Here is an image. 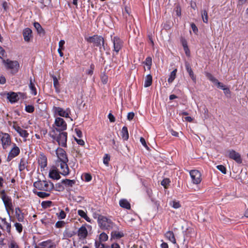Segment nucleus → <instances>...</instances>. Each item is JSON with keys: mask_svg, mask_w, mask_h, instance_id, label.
Returning <instances> with one entry per match:
<instances>
[{"mask_svg": "<svg viewBox=\"0 0 248 248\" xmlns=\"http://www.w3.org/2000/svg\"><path fill=\"white\" fill-rule=\"evenodd\" d=\"M49 135L53 140L56 141L60 146L67 147V132L64 131H57L56 130H52L49 132Z\"/></svg>", "mask_w": 248, "mask_h": 248, "instance_id": "nucleus-1", "label": "nucleus"}, {"mask_svg": "<svg viewBox=\"0 0 248 248\" xmlns=\"http://www.w3.org/2000/svg\"><path fill=\"white\" fill-rule=\"evenodd\" d=\"M33 186L41 191L50 192L53 189L54 184L49 181L39 180L33 183Z\"/></svg>", "mask_w": 248, "mask_h": 248, "instance_id": "nucleus-2", "label": "nucleus"}, {"mask_svg": "<svg viewBox=\"0 0 248 248\" xmlns=\"http://www.w3.org/2000/svg\"><path fill=\"white\" fill-rule=\"evenodd\" d=\"M1 59L2 60V63L5 68L8 70H10L12 74L15 75L18 72L20 64L17 61L2 59L1 57Z\"/></svg>", "mask_w": 248, "mask_h": 248, "instance_id": "nucleus-3", "label": "nucleus"}, {"mask_svg": "<svg viewBox=\"0 0 248 248\" xmlns=\"http://www.w3.org/2000/svg\"><path fill=\"white\" fill-rule=\"evenodd\" d=\"M97 223L99 227L102 230L112 229L114 225V223L110 219H109L107 217L101 215H98Z\"/></svg>", "mask_w": 248, "mask_h": 248, "instance_id": "nucleus-4", "label": "nucleus"}, {"mask_svg": "<svg viewBox=\"0 0 248 248\" xmlns=\"http://www.w3.org/2000/svg\"><path fill=\"white\" fill-rule=\"evenodd\" d=\"M85 40L89 43L93 44L94 46L99 47L100 49L102 47H103L104 50L105 49V40L102 36L94 35L88 38H85Z\"/></svg>", "mask_w": 248, "mask_h": 248, "instance_id": "nucleus-5", "label": "nucleus"}, {"mask_svg": "<svg viewBox=\"0 0 248 248\" xmlns=\"http://www.w3.org/2000/svg\"><path fill=\"white\" fill-rule=\"evenodd\" d=\"M1 199L4 204L7 214L9 215L10 211L13 210L12 199L5 193L4 190H1Z\"/></svg>", "mask_w": 248, "mask_h": 248, "instance_id": "nucleus-6", "label": "nucleus"}, {"mask_svg": "<svg viewBox=\"0 0 248 248\" xmlns=\"http://www.w3.org/2000/svg\"><path fill=\"white\" fill-rule=\"evenodd\" d=\"M111 40L113 43V51L117 55L124 46V41L118 36L112 37L111 35Z\"/></svg>", "mask_w": 248, "mask_h": 248, "instance_id": "nucleus-7", "label": "nucleus"}, {"mask_svg": "<svg viewBox=\"0 0 248 248\" xmlns=\"http://www.w3.org/2000/svg\"><path fill=\"white\" fill-rule=\"evenodd\" d=\"M2 136L1 137V143L2 148L5 151L9 150L14 143L12 142L11 138L10 135L7 133H1Z\"/></svg>", "mask_w": 248, "mask_h": 248, "instance_id": "nucleus-8", "label": "nucleus"}, {"mask_svg": "<svg viewBox=\"0 0 248 248\" xmlns=\"http://www.w3.org/2000/svg\"><path fill=\"white\" fill-rule=\"evenodd\" d=\"M53 126L52 130H56L57 131H64L67 129V124L63 119L61 117H56Z\"/></svg>", "mask_w": 248, "mask_h": 248, "instance_id": "nucleus-9", "label": "nucleus"}, {"mask_svg": "<svg viewBox=\"0 0 248 248\" xmlns=\"http://www.w3.org/2000/svg\"><path fill=\"white\" fill-rule=\"evenodd\" d=\"M53 109L56 114H57L61 117L70 118V115H71V109L69 108L64 109L62 108L59 107H54Z\"/></svg>", "mask_w": 248, "mask_h": 248, "instance_id": "nucleus-10", "label": "nucleus"}, {"mask_svg": "<svg viewBox=\"0 0 248 248\" xmlns=\"http://www.w3.org/2000/svg\"><path fill=\"white\" fill-rule=\"evenodd\" d=\"M10 149L11 150L7 158V161H11L12 159L18 155L20 153V149L16 143H13Z\"/></svg>", "mask_w": 248, "mask_h": 248, "instance_id": "nucleus-11", "label": "nucleus"}, {"mask_svg": "<svg viewBox=\"0 0 248 248\" xmlns=\"http://www.w3.org/2000/svg\"><path fill=\"white\" fill-rule=\"evenodd\" d=\"M193 184L198 185L202 181V175L201 172L196 170H191L189 172Z\"/></svg>", "mask_w": 248, "mask_h": 248, "instance_id": "nucleus-12", "label": "nucleus"}, {"mask_svg": "<svg viewBox=\"0 0 248 248\" xmlns=\"http://www.w3.org/2000/svg\"><path fill=\"white\" fill-rule=\"evenodd\" d=\"M9 216V218L7 220L5 218H1V221L2 224H1V229L4 231H6L9 234H11V217L10 215Z\"/></svg>", "mask_w": 248, "mask_h": 248, "instance_id": "nucleus-13", "label": "nucleus"}, {"mask_svg": "<svg viewBox=\"0 0 248 248\" xmlns=\"http://www.w3.org/2000/svg\"><path fill=\"white\" fill-rule=\"evenodd\" d=\"M68 161H61L58 163V166L60 167L61 171L60 173L64 176H66L70 173V170L67 165Z\"/></svg>", "mask_w": 248, "mask_h": 248, "instance_id": "nucleus-14", "label": "nucleus"}, {"mask_svg": "<svg viewBox=\"0 0 248 248\" xmlns=\"http://www.w3.org/2000/svg\"><path fill=\"white\" fill-rule=\"evenodd\" d=\"M18 170L20 172L23 171L25 170H26L27 171L30 170L31 169L29 166L28 160L26 157H23L20 159L18 164Z\"/></svg>", "mask_w": 248, "mask_h": 248, "instance_id": "nucleus-15", "label": "nucleus"}, {"mask_svg": "<svg viewBox=\"0 0 248 248\" xmlns=\"http://www.w3.org/2000/svg\"><path fill=\"white\" fill-rule=\"evenodd\" d=\"M57 156L59 160V162L68 161L66 152L62 148L59 147L56 150Z\"/></svg>", "mask_w": 248, "mask_h": 248, "instance_id": "nucleus-16", "label": "nucleus"}, {"mask_svg": "<svg viewBox=\"0 0 248 248\" xmlns=\"http://www.w3.org/2000/svg\"><path fill=\"white\" fill-rule=\"evenodd\" d=\"M13 128L19 134V136L23 138L26 141V139L29 137V134L26 130L22 129L17 124H14L13 126Z\"/></svg>", "mask_w": 248, "mask_h": 248, "instance_id": "nucleus-17", "label": "nucleus"}, {"mask_svg": "<svg viewBox=\"0 0 248 248\" xmlns=\"http://www.w3.org/2000/svg\"><path fill=\"white\" fill-rule=\"evenodd\" d=\"M38 163L40 167L41 170L47 166V159L46 156L43 154L41 153L38 158Z\"/></svg>", "mask_w": 248, "mask_h": 248, "instance_id": "nucleus-18", "label": "nucleus"}, {"mask_svg": "<svg viewBox=\"0 0 248 248\" xmlns=\"http://www.w3.org/2000/svg\"><path fill=\"white\" fill-rule=\"evenodd\" d=\"M206 76L209 80H210L215 85H216L218 88H220V89L223 90V88H224L225 87V86L223 85L222 83L219 82L211 73H206Z\"/></svg>", "mask_w": 248, "mask_h": 248, "instance_id": "nucleus-19", "label": "nucleus"}, {"mask_svg": "<svg viewBox=\"0 0 248 248\" xmlns=\"http://www.w3.org/2000/svg\"><path fill=\"white\" fill-rule=\"evenodd\" d=\"M229 157L235 160L238 163H241L242 162L240 155L233 150L229 151Z\"/></svg>", "mask_w": 248, "mask_h": 248, "instance_id": "nucleus-20", "label": "nucleus"}, {"mask_svg": "<svg viewBox=\"0 0 248 248\" xmlns=\"http://www.w3.org/2000/svg\"><path fill=\"white\" fill-rule=\"evenodd\" d=\"M41 248H56V245L52 240L49 239L39 244Z\"/></svg>", "mask_w": 248, "mask_h": 248, "instance_id": "nucleus-21", "label": "nucleus"}, {"mask_svg": "<svg viewBox=\"0 0 248 248\" xmlns=\"http://www.w3.org/2000/svg\"><path fill=\"white\" fill-rule=\"evenodd\" d=\"M78 235L80 239H85L88 235V231L85 225H82L78 231Z\"/></svg>", "mask_w": 248, "mask_h": 248, "instance_id": "nucleus-22", "label": "nucleus"}, {"mask_svg": "<svg viewBox=\"0 0 248 248\" xmlns=\"http://www.w3.org/2000/svg\"><path fill=\"white\" fill-rule=\"evenodd\" d=\"M23 36L25 41L30 42L33 37L31 30L29 28H25L23 31Z\"/></svg>", "mask_w": 248, "mask_h": 248, "instance_id": "nucleus-23", "label": "nucleus"}, {"mask_svg": "<svg viewBox=\"0 0 248 248\" xmlns=\"http://www.w3.org/2000/svg\"><path fill=\"white\" fill-rule=\"evenodd\" d=\"M185 67L187 72L188 73L189 77L191 78V79L193 81L194 83H196V77L194 75V72L191 68V67L190 64L187 62H185Z\"/></svg>", "mask_w": 248, "mask_h": 248, "instance_id": "nucleus-24", "label": "nucleus"}, {"mask_svg": "<svg viewBox=\"0 0 248 248\" xmlns=\"http://www.w3.org/2000/svg\"><path fill=\"white\" fill-rule=\"evenodd\" d=\"M60 172H59L57 169L50 170L49 172V177L54 180H59L61 178L60 175Z\"/></svg>", "mask_w": 248, "mask_h": 248, "instance_id": "nucleus-25", "label": "nucleus"}, {"mask_svg": "<svg viewBox=\"0 0 248 248\" xmlns=\"http://www.w3.org/2000/svg\"><path fill=\"white\" fill-rule=\"evenodd\" d=\"M165 237L173 244H176V240L172 231H169L165 234Z\"/></svg>", "mask_w": 248, "mask_h": 248, "instance_id": "nucleus-26", "label": "nucleus"}, {"mask_svg": "<svg viewBox=\"0 0 248 248\" xmlns=\"http://www.w3.org/2000/svg\"><path fill=\"white\" fill-rule=\"evenodd\" d=\"M15 215L17 220L19 222H23L24 220V214L19 207L15 208Z\"/></svg>", "mask_w": 248, "mask_h": 248, "instance_id": "nucleus-27", "label": "nucleus"}, {"mask_svg": "<svg viewBox=\"0 0 248 248\" xmlns=\"http://www.w3.org/2000/svg\"><path fill=\"white\" fill-rule=\"evenodd\" d=\"M62 183L63 184L64 186L66 187H72L75 185L76 181L75 180H70L68 179H65L62 180Z\"/></svg>", "mask_w": 248, "mask_h": 248, "instance_id": "nucleus-28", "label": "nucleus"}, {"mask_svg": "<svg viewBox=\"0 0 248 248\" xmlns=\"http://www.w3.org/2000/svg\"><path fill=\"white\" fill-rule=\"evenodd\" d=\"M7 98L9 101L11 103H15L18 101V97L16 93L12 92L11 93H7Z\"/></svg>", "mask_w": 248, "mask_h": 248, "instance_id": "nucleus-29", "label": "nucleus"}, {"mask_svg": "<svg viewBox=\"0 0 248 248\" xmlns=\"http://www.w3.org/2000/svg\"><path fill=\"white\" fill-rule=\"evenodd\" d=\"M33 192L37 196L41 198H46L50 196V193L44 191H37L36 189H34L33 190Z\"/></svg>", "mask_w": 248, "mask_h": 248, "instance_id": "nucleus-30", "label": "nucleus"}, {"mask_svg": "<svg viewBox=\"0 0 248 248\" xmlns=\"http://www.w3.org/2000/svg\"><path fill=\"white\" fill-rule=\"evenodd\" d=\"M124 236V234L123 232L112 231L111 233V239H119Z\"/></svg>", "mask_w": 248, "mask_h": 248, "instance_id": "nucleus-31", "label": "nucleus"}, {"mask_svg": "<svg viewBox=\"0 0 248 248\" xmlns=\"http://www.w3.org/2000/svg\"><path fill=\"white\" fill-rule=\"evenodd\" d=\"M120 206L126 209H130L131 205L129 202L126 199H122L119 202Z\"/></svg>", "mask_w": 248, "mask_h": 248, "instance_id": "nucleus-32", "label": "nucleus"}, {"mask_svg": "<svg viewBox=\"0 0 248 248\" xmlns=\"http://www.w3.org/2000/svg\"><path fill=\"white\" fill-rule=\"evenodd\" d=\"M34 81V79H33L31 77L30 79L29 88L31 91V94L33 95H36L37 94V90L35 87V85L33 82Z\"/></svg>", "mask_w": 248, "mask_h": 248, "instance_id": "nucleus-33", "label": "nucleus"}, {"mask_svg": "<svg viewBox=\"0 0 248 248\" xmlns=\"http://www.w3.org/2000/svg\"><path fill=\"white\" fill-rule=\"evenodd\" d=\"M121 136L124 140H127L129 138V134L127 127L125 126L123 127L121 130Z\"/></svg>", "mask_w": 248, "mask_h": 248, "instance_id": "nucleus-34", "label": "nucleus"}, {"mask_svg": "<svg viewBox=\"0 0 248 248\" xmlns=\"http://www.w3.org/2000/svg\"><path fill=\"white\" fill-rule=\"evenodd\" d=\"M153 82V78L151 74L147 75L145 78L144 86V87H148L150 86Z\"/></svg>", "mask_w": 248, "mask_h": 248, "instance_id": "nucleus-35", "label": "nucleus"}, {"mask_svg": "<svg viewBox=\"0 0 248 248\" xmlns=\"http://www.w3.org/2000/svg\"><path fill=\"white\" fill-rule=\"evenodd\" d=\"M78 214L81 217L83 218L87 222L91 223V218L87 215V214L82 210H78Z\"/></svg>", "mask_w": 248, "mask_h": 248, "instance_id": "nucleus-36", "label": "nucleus"}, {"mask_svg": "<svg viewBox=\"0 0 248 248\" xmlns=\"http://www.w3.org/2000/svg\"><path fill=\"white\" fill-rule=\"evenodd\" d=\"M53 189L57 191L62 192L64 190V186H63V184L62 183V180L61 182L58 183L54 185Z\"/></svg>", "mask_w": 248, "mask_h": 248, "instance_id": "nucleus-37", "label": "nucleus"}, {"mask_svg": "<svg viewBox=\"0 0 248 248\" xmlns=\"http://www.w3.org/2000/svg\"><path fill=\"white\" fill-rule=\"evenodd\" d=\"M33 26L39 34H44L45 33V30L43 29V28L42 27V26L39 23L34 22L33 24Z\"/></svg>", "mask_w": 248, "mask_h": 248, "instance_id": "nucleus-38", "label": "nucleus"}, {"mask_svg": "<svg viewBox=\"0 0 248 248\" xmlns=\"http://www.w3.org/2000/svg\"><path fill=\"white\" fill-rule=\"evenodd\" d=\"M177 72V69L175 68L174 69L170 74L169 76V78L168 79V82L169 83H172L173 80L175 79L176 76V73Z\"/></svg>", "mask_w": 248, "mask_h": 248, "instance_id": "nucleus-39", "label": "nucleus"}, {"mask_svg": "<svg viewBox=\"0 0 248 248\" xmlns=\"http://www.w3.org/2000/svg\"><path fill=\"white\" fill-rule=\"evenodd\" d=\"M53 85L55 88V91L57 93L60 92V84L59 83L58 79L56 76H53Z\"/></svg>", "mask_w": 248, "mask_h": 248, "instance_id": "nucleus-40", "label": "nucleus"}, {"mask_svg": "<svg viewBox=\"0 0 248 248\" xmlns=\"http://www.w3.org/2000/svg\"><path fill=\"white\" fill-rule=\"evenodd\" d=\"M52 205L53 202L50 201H43L41 203V206L44 209L50 207Z\"/></svg>", "mask_w": 248, "mask_h": 248, "instance_id": "nucleus-41", "label": "nucleus"}, {"mask_svg": "<svg viewBox=\"0 0 248 248\" xmlns=\"http://www.w3.org/2000/svg\"><path fill=\"white\" fill-rule=\"evenodd\" d=\"M202 16L203 22L207 23L208 21V12L206 10H204L202 12Z\"/></svg>", "mask_w": 248, "mask_h": 248, "instance_id": "nucleus-42", "label": "nucleus"}, {"mask_svg": "<svg viewBox=\"0 0 248 248\" xmlns=\"http://www.w3.org/2000/svg\"><path fill=\"white\" fill-rule=\"evenodd\" d=\"M8 245L10 248H19L16 242L12 239H10Z\"/></svg>", "mask_w": 248, "mask_h": 248, "instance_id": "nucleus-43", "label": "nucleus"}, {"mask_svg": "<svg viewBox=\"0 0 248 248\" xmlns=\"http://www.w3.org/2000/svg\"><path fill=\"white\" fill-rule=\"evenodd\" d=\"M108 239V235L107 233L103 232H102L99 236V241L101 242H106Z\"/></svg>", "mask_w": 248, "mask_h": 248, "instance_id": "nucleus-44", "label": "nucleus"}, {"mask_svg": "<svg viewBox=\"0 0 248 248\" xmlns=\"http://www.w3.org/2000/svg\"><path fill=\"white\" fill-rule=\"evenodd\" d=\"M170 181L169 179L165 178L161 182V184L163 186L164 188H167V186L170 184Z\"/></svg>", "mask_w": 248, "mask_h": 248, "instance_id": "nucleus-45", "label": "nucleus"}, {"mask_svg": "<svg viewBox=\"0 0 248 248\" xmlns=\"http://www.w3.org/2000/svg\"><path fill=\"white\" fill-rule=\"evenodd\" d=\"M144 63L147 65L149 66V67H148V69L150 70L151 69V67L152 65V58L150 57H148L146 58L145 62Z\"/></svg>", "mask_w": 248, "mask_h": 248, "instance_id": "nucleus-46", "label": "nucleus"}, {"mask_svg": "<svg viewBox=\"0 0 248 248\" xmlns=\"http://www.w3.org/2000/svg\"><path fill=\"white\" fill-rule=\"evenodd\" d=\"M111 145L113 149L116 151L119 150V144L118 142H116L114 139H112L111 140Z\"/></svg>", "mask_w": 248, "mask_h": 248, "instance_id": "nucleus-47", "label": "nucleus"}, {"mask_svg": "<svg viewBox=\"0 0 248 248\" xmlns=\"http://www.w3.org/2000/svg\"><path fill=\"white\" fill-rule=\"evenodd\" d=\"M25 110L28 113H32L34 111V108L32 105H27L25 107Z\"/></svg>", "mask_w": 248, "mask_h": 248, "instance_id": "nucleus-48", "label": "nucleus"}, {"mask_svg": "<svg viewBox=\"0 0 248 248\" xmlns=\"http://www.w3.org/2000/svg\"><path fill=\"white\" fill-rule=\"evenodd\" d=\"M41 223L45 226H47L50 224L52 223L50 222V219L47 218L46 217L43 218L41 219Z\"/></svg>", "mask_w": 248, "mask_h": 248, "instance_id": "nucleus-49", "label": "nucleus"}, {"mask_svg": "<svg viewBox=\"0 0 248 248\" xmlns=\"http://www.w3.org/2000/svg\"><path fill=\"white\" fill-rule=\"evenodd\" d=\"M102 242L99 241H95L94 243L95 248H105L104 244Z\"/></svg>", "mask_w": 248, "mask_h": 248, "instance_id": "nucleus-50", "label": "nucleus"}, {"mask_svg": "<svg viewBox=\"0 0 248 248\" xmlns=\"http://www.w3.org/2000/svg\"><path fill=\"white\" fill-rule=\"evenodd\" d=\"M57 215L59 218L64 219L66 217V214L63 210H62L59 214L57 213Z\"/></svg>", "mask_w": 248, "mask_h": 248, "instance_id": "nucleus-51", "label": "nucleus"}, {"mask_svg": "<svg viewBox=\"0 0 248 248\" xmlns=\"http://www.w3.org/2000/svg\"><path fill=\"white\" fill-rule=\"evenodd\" d=\"M15 226L18 232L20 233L22 232L23 226L21 223L16 222L15 224Z\"/></svg>", "mask_w": 248, "mask_h": 248, "instance_id": "nucleus-52", "label": "nucleus"}, {"mask_svg": "<svg viewBox=\"0 0 248 248\" xmlns=\"http://www.w3.org/2000/svg\"><path fill=\"white\" fill-rule=\"evenodd\" d=\"M217 168L220 170L222 173H226V167L222 165H217Z\"/></svg>", "mask_w": 248, "mask_h": 248, "instance_id": "nucleus-53", "label": "nucleus"}, {"mask_svg": "<svg viewBox=\"0 0 248 248\" xmlns=\"http://www.w3.org/2000/svg\"><path fill=\"white\" fill-rule=\"evenodd\" d=\"M40 133L42 139L45 138L47 133V130L46 128H42L40 129Z\"/></svg>", "mask_w": 248, "mask_h": 248, "instance_id": "nucleus-54", "label": "nucleus"}, {"mask_svg": "<svg viewBox=\"0 0 248 248\" xmlns=\"http://www.w3.org/2000/svg\"><path fill=\"white\" fill-rule=\"evenodd\" d=\"M84 181L87 182H89L92 180V176L90 173H85L84 175Z\"/></svg>", "mask_w": 248, "mask_h": 248, "instance_id": "nucleus-55", "label": "nucleus"}, {"mask_svg": "<svg viewBox=\"0 0 248 248\" xmlns=\"http://www.w3.org/2000/svg\"><path fill=\"white\" fill-rule=\"evenodd\" d=\"M65 222L64 221H58L55 224L57 228H61L64 226Z\"/></svg>", "mask_w": 248, "mask_h": 248, "instance_id": "nucleus-56", "label": "nucleus"}, {"mask_svg": "<svg viewBox=\"0 0 248 248\" xmlns=\"http://www.w3.org/2000/svg\"><path fill=\"white\" fill-rule=\"evenodd\" d=\"M110 160V156L108 154H106L103 157V163L104 164L108 165Z\"/></svg>", "mask_w": 248, "mask_h": 248, "instance_id": "nucleus-57", "label": "nucleus"}, {"mask_svg": "<svg viewBox=\"0 0 248 248\" xmlns=\"http://www.w3.org/2000/svg\"><path fill=\"white\" fill-rule=\"evenodd\" d=\"M172 206V207H173L175 209H177L181 207V204H180L179 202L173 201Z\"/></svg>", "mask_w": 248, "mask_h": 248, "instance_id": "nucleus-58", "label": "nucleus"}, {"mask_svg": "<svg viewBox=\"0 0 248 248\" xmlns=\"http://www.w3.org/2000/svg\"><path fill=\"white\" fill-rule=\"evenodd\" d=\"M180 41L183 47H185V46H188L187 41L185 38L181 37Z\"/></svg>", "mask_w": 248, "mask_h": 248, "instance_id": "nucleus-59", "label": "nucleus"}, {"mask_svg": "<svg viewBox=\"0 0 248 248\" xmlns=\"http://www.w3.org/2000/svg\"><path fill=\"white\" fill-rule=\"evenodd\" d=\"M140 141L141 142V143L142 144V145L145 148H146L147 149H149V147L148 146H147V144H146V141H145V140L143 138V137H141L140 138Z\"/></svg>", "mask_w": 248, "mask_h": 248, "instance_id": "nucleus-60", "label": "nucleus"}, {"mask_svg": "<svg viewBox=\"0 0 248 248\" xmlns=\"http://www.w3.org/2000/svg\"><path fill=\"white\" fill-rule=\"evenodd\" d=\"M75 140L76 141L77 143L80 145L84 146L85 144V142L83 140L78 139L76 138H75Z\"/></svg>", "mask_w": 248, "mask_h": 248, "instance_id": "nucleus-61", "label": "nucleus"}, {"mask_svg": "<svg viewBox=\"0 0 248 248\" xmlns=\"http://www.w3.org/2000/svg\"><path fill=\"white\" fill-rule=\"evenodd\" d=\"M135 116V114L133 112H129L127 116V118L129 121L132 120Z\"/></svg>", "mask_w": 248, "mask_h": 248, "instance_id": "nucleus-62", "label": "nucleus"}, {"mask_svg": "<svg viewBox=\"0 0 248 248\" xmlns=\"http://www.w3.org/2000/svg\"><path fill=\"white\" fill-rule=\"evenodd\" d=\"M65 44V41L63 40H61L59 42V48L60 49H64V45Z\"/></svg>", "mask_w": 248, "mask_h": 248, "instance_id": "nucleus-63", "label": "nucleus"}, {"mask_svg": "<svg viewBox=\"0 0 248 248\" xmlns=\"http://www.w3.org/2000/svg\"><path fill=\"white\" fill-rule=\"evenodd\" d=\"M108 118L110 122L113 123L115 121V118L111 113H109L108 115Z\"/></svg>", "mask_w": 248, "mask_h": 248, "instance_id": "nucleus-64", "label": "nucleus"}]
</instances>
